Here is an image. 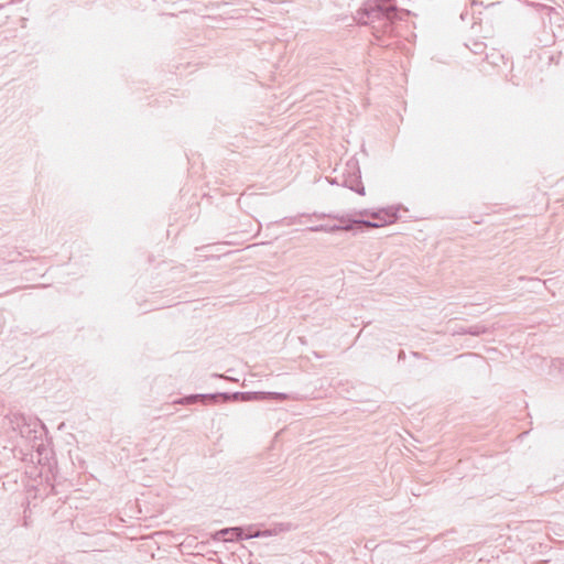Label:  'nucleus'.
I'll list each match as a JSON object with an SVG mask.
<instances>
[{
	"label": "nucleus",
	"mask_w": 564,
	"mask_h": 564,
	"mask_svg": "<svg viewBox=\"0 0 564 564\" xmlns=\"http://www.w3.org/2000/svg\"><path fill=\"white\" fill-rule=\"evenodd\" d=\"M360 20L371 26L373 36L383 46H390L383 37H392L397 22L403 21L411 14L409 10L400 9L395 0H367L357 11Z\"/></svg>",
	"instance_id": "nucleus-1"
},
{
	"label": "nucleus",
	"mask_w": 564,
	"mask_h": 564,
	"mask_svg": "<svg viewBox=\"0 0 564 564\" xmlns=\"http://www.w3.org/2000/svg\"><path fill=\"white\" fill-rule=\"evenodd\" d=\"M361 215H370L375 220L369 219H357L350 215H336L334 219H337L339 224V231H352L357 225H367L372 228H379L384 225L394 223L399 218L398 209L394 207L380 208L377 210L364 209L360 212Z\"/></svg>",
	"instance_id": "nucleus-2"
},
{
	"label": "nucleus",
	"mask_w": 564,
	"mask_h": 564,
	"mask_svg": "<svg viewBox=\"0 0 564 564\" xmlns=\"http://www.w3.org/2000/svg\"><path fill=\"white\" fill-rule=\"evenodd\" d=\"M221 395L230 401L235 402H253V401H276L283 402L290 399L288 393L283 392H264V391H247V392H219L213 394H191L183 399L175 401L174 403H191L198 398H215Z\"/></svg>",
	"instance_id": "nucleus-3"
},
{
	"label": "nucleus",
	"mask_w": 564,
	"mask_h": 564,
	"mask_svg": "<svg viewBox=\"0 0 564 564\" xmlns=\"http://www.w3.org/2000/svg\"><path fill=\"white\" fill-rule=\"evenodd\" d=\"M340 185L358 195H366V188L361 181V172L357 161L350 160L347 162L345 170L340 174Z\"/></svg>",
	"instance_id": "nucleus-4"
},
{
	"label": "nucleus",
	"mask_w": 564,
	"mask_h": 564,
	"mask_svg": "<svg viewBox=\"0 0 564 564\" xmlns=\"http://www.w3.org/2000/svg\"><path fill=\"white\" fill-rule=\"evenodd\" d=\"M261 534L256 530V525H240L224 528L213 533V539L216 541H242L251 538H259Z\"/></svg>",
	"instance_id": "nucleus-5"
},
{
	"label": "nucleus",
	"mask_w": 564,
	"mask_h": 564,
	"mask_svg": "<svg viewBox=\"0 0 564 564\" xmlns=\"http://www.w3.org/2000/svg\"><path fill=\"white\" fill-rule=\"evenodd\" d=\"M489 333V328L481 324L470 325V326H460L456 329V334L459 335H470V336H481L484 334Z\"/></svg>",
	"instance_id": "nucleus-6"
},
{
	"label": "nucleus",
	"mask_w": 564,
	"mask_h": 564,
	"mask_svg": "<svg viewBox=\"0 0 564 564\" xmlns=\"http://www.w3.org/2000/svg\"><path fill=\"white\" fill-rule=\"evenodd\" d=\"M291 529V523H274L270 529L265 532H261L257 527L256 530L261 534L260 536H269L275 535L281 532L289 531Z\"/></svg>",
	"instance_id": "nucleus-7"
},
{
	"label": "nucleus",
	"mask_w": 564,
	"mask_h": 564,
	"mask_svg": "<svg viewBox=\"0 0 564 564\" xmlns=\"http://www.w3.org/2000/svg\"><path fill=\"white\" fill-rule=\"evenodd\" d=\"M307 230L311 231V232H329V234H335V232L339 231V227H337L336 224H334V225L321 224V225L308 227Z\"/></svg>",
	"instance_id": "nucleus-8"
},
{
	"label": "nucleus",
	"mask_w": 564,
	"mask_h": 564,
	"mask_svg": "<svg viewBox=\"0 0 564 564\" xmlns=\"http://www.w3.org/2000/svg\"><path fill=\"white\" fill-rule=\"evenodd\" d=\"M487 45L481 41H473L469 50L475 55H481L486 52Z\"/></svg>",
	"instance_id": "nucleus-9"
},
{
	"label": "nucleus",
	"mask_w": 564,
	"mask_h": 564,
	"mask_svg": "<svg viewBox=\"0 0 564 564\" xmlns=\"http://www.w3.org/2000/svg\"><path fill=\"white\" fill-rule=\"evenodd\" d=\"M336 215H333V214H325V213H313L312 215H307V214H301L299 217H314V218H317V219H324V218H335Z\"/></svg>",
	"instance_id": "nucleus-10"
},
{
	"label": "nucleus",
	"mask_w": 564,
	"mask_h": 564,
	"mask_svg": "<svg viewBox=\"0 0 564 564\" xmlns=\"http://www.w3.org/2000/svg\"><path fill=\"white\" fill-rule=\"evenodd\" d=\"M328 181H329L330 184L340 185V175H337L335 177H328Z\"/></svg>",
	"instance_id": "nucleus-11"
},
{
	"label": "nucleus",
	"mask_w": 564,
	"mask_h": 564,
	"mask_svg": "<svg viewBox=\"0 0 564 564\" xmlns=\"http://www.w3.org/2000/svg\"><path fill=\"white\" fill-rule=\"evenodd\" d=\"M405 359V351L403 349H400L398 352V360H404Z\"/></svg>",
	"instance_id": "nucleus-12"
},
{
	"label": "nucleus",
	"mask_w": 564,
	"mask_h": 564,
	"mask_svg": "<svg viewBox=\"0 0 564 564\" xmlns=\"http://www.w3.org/2000/svg\"><path fill=\"white\" fill-rule=\"evenodd\" d=\"M558 369L564 372V359L558 360Z\"/></svg>",
	"instance_id": "nucleus-13"
},
{
	"label": "nucleus",
	"mask_w": 564,
	"mask_h": 564,
	"mask_svg": "<svg viewBox=\"0 0 564 564\" xmlns=\"http://www.w3.org/2000/svg\"><path fill=\"white\" fill-rule=\"evenodd\" d=\"M296 221V218H290L289 221H286V225L294 224Z\"/></svg>",
	"instance_id": "nucleus-14"
},
{
	"label": "nucleus",
	"mask_w": 564,
	"mask_h": 564,
	"mask_svg": "<svg viewBox=\"0 0 564 564\" xmlns=\"http://www.w3.org/2000/svg\"><path fill=\"white\" fill-rule=\"evenodd\" d=\"M413 356H415V357H420V356H421V354H420V352H413Z\"/></svg>",
	"instance_id": "nucleus-15"
}]
</instances>
